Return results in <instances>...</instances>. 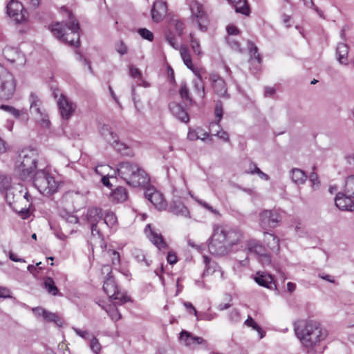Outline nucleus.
<instances>
[{"label": "nucleus", "mask_w": 354, "mask_h": 354, "mask_svg": "<svg viewBox=\"0 0 354 354\" xmlns=\"http://www.w3.org/2000/svg\"><path fill=\"white\" fill-rule=\"evenodd\" d=\"M243 239V232L238 227L217 225L209 238L208 250L215 256L225 255Z\"/></svg>", "instance_id": "f257e3e1"}, {"label": "nucleus", "mask_w": 354, "mask_h": 354, "mask_svg": "<svg viewBox=\"0 0 354 354\" xmlns=\"http://www.w3.org/2000/svg\"><path fill=\"white\" fill-rule=\"evenodd\" d=\"M293 326L296 337L307 349H313L327 336L319 323L313 320H297L293 323Z\"/></svg>", "instance_id": "f03ea898"}, {"label": "nucleus", "mask_w": 354, "mask_h": 354, "mask_svg": "<svg viewBox=\"0 0 354 354\" xmlns=\"http://www.w3.org/2000/svg\"><path fill=\"white\" fill-rule=\"evenodd\" d=\"M38 158V152L33 148H24L18 152L15 161V171L21 180L32 178L37 171Z\"/></svg>", "instance_id": "7ed1b4c3"}, {"label": "nucleus", "mask_w": 354, "mask_h": 354, "mask_svg": "<svg viewBox=\"0 0 354 354\" xmlns=\"http://www.w3.org/2000/svg\"><path fill=\"white\" fill-rule=\"evenodd\" d=\"M68 18L71 21L68 22H57L51 26L53 35L62 41L71 46H78L80 42L79 23L72 20V13L68 12Z\"/></svg>", "instance_id": "20e7f679"}, {"label": "nucleus", "mask_w": 354, "mask_h": 354, "mask_svg": "<svg viewBox=\"0 0 354 354\" xmlns=\"http://www.w3.org/2000/svg\"><path fill=\"white\" fill-rule=\"evenodd\" d=\"M32 178L34 186L43 195H51L57 191L58 182L46 169L37 170Z\"/></svg>", "instance_id": "39448f33"}, {"label": "nucleus", "mask_w": 354, "mask_h": 354, "mask_svg": "<svg viewBox=\"0 0 354 354\" xmlns=\"http://www.w3.org/2000/svg\"><path fill=\"white\" fill-rule=\"evenodd\" d=\"M189 10L192 21L197 25L201 31H207L209 21L204 6L198 1L193 0L189 3Z\"/></svg>", "instance_id": "423d86ee"}, {"label": "nucleus", "mask_w": 354, "mask_h": 354, "mask_svg": "<svg viewBox=\"0 0 354 354\" xmlns=\"http://www.w3.org/2000/svg\"><path fill=\"white\" fill-rule=\"evenodd\" d=\"M15 88L16 84L12 75L0 64V99H10Z\"/></svg>", "instance_id": "0eeeda50"}, {"label": "nucleus", "mask_w": 354, "mask_h": 354, "mask_svg": "<svg viewBox=\"0 0 354 354\" xmlns=\"http://www.w3.org/2000/svg\"><path fill=\"white\" fill-rule=\"evenodd\" d=\"M103 290L109 298L115 301L116 304H123L130 300L129 297L124 292H122L119 290L113 276L105 277Z\"/></svg>", "instance_id": "6e6552de"}, {"label": "nucleus", "mask_w": 354, "mask_h": 354, "mask_svg": "<svg viewBox=\"0 0 354 354\" xmlns=\"http://www.w3.org/2000/svg\"><path fill=\"white\" fill-rule=\"evenodd\" d=\"M281 221V216L277 209H264L259 214V225L263 230L274 228Z\"/></svg>", "instance_id": "1a4fd4ad"}, {"label": "nucleus", "mask_w": 354, "mask_h": 354, "mask_svg": "<svg viewBox=\"0 0 354 354\" xmlns=\"http://www.w3.org/2000/svg\"><path fill=\"white\" fill-rule=\"evenodd\" d=\"M53 95L57 98V105L62 118L69 120L75 111L76 104L64 94H60L58 97L57 93L53 91Z\"/></svg>", "instance_id": "9d476101"}, {"label": "nucleus", "mask_w": 354, "mask_h": 354, "mask_svg": "<svg viewBox=\"0 0 354 354\" xmlns=\"http://www.w3.org/2000/svg\"><path fill=\"white\" fill-rule=\"evenodd\" d=\"M144 195L158 211L166 210L167 203L164 198L163 195L156 190L153 187H147L144 192Z\"/></svg>", "instance_id": "9b49d317"}, {"label": "nucleus", "mask_w": 354, "mask_h": 354, "mask_svg": "<svg viewBox=\"0 0 354 354\" xmlns=\"http://www.w3.org/2000/svg\"><path fill=\"white\" fill-rule=\"evenodd\" d=\"M6 11L8 16L16 23H21L26 19L27 12L24 10V6L17 0H11L8 3Z\"/></svg>", "instance_id": "f8f14e48"}, {"label": "nucleus", "mask_w": 354, "mask_h": 354, "mask_svg": "<svg viewBox=\"0 0 354 354\" xmlns=\"http://www.w3.org/2000/svg\"><path fill=\"white\" fill-rule=\"evenodd\" d=\"M166 210L177 216L191 218L189 209L179 198H173L167 205Z\"/></svg>", "instance_id": "ddd939ff"}, {"label": "nucleus", "mask_w": 354, "mask_h": 354, "mask_svg": "<svg viewBox=\"0 0 354 354\" xmlns=\"http://www.w3.org/2000/svg\"><path fill=\"white\" fill-rule=\"evenodd\" d=\"M145 233L149 240L159 250H165L168 248L167 243L164 240L163 236L159 232H157L151 227L150 224H147L145 228Z\"/></svg>", "instance_id": "4468645a"}, {"label": "nucleus", "mask_w": 354, "mask_h": 354, "mask_svg": "<svg viewBox=\"0 0 354 354\" xmlns=\"http://www.w3.org/2000/svg\"><path fill=\"white\" fill-rule=\"evenodd\" d=\"M209 80L215 94L222 97H229L227 85L223 77L217 73H211Z\"/></svg>", "instance_id": "2eb2a0df"}, {"label": "nucleus", "mask_w": 354, "mask_h": 354, "mask_svg": "<svg viewBox=\"0 0 354 354\" xmlns=\"http://www.w3.org/2000/svg\"><path fill=\"white\" fill-rule=\"evenodd\" d=\"M149 183V177L146 171L140 167H137V170L133 173L130 177L127 184L133 187H144Z\"/></svg>", "instance_id": "dca6fc26"}, {"label": "nucleus", "mask_w": 354, "mask_h": 354, "mask_svg": "<svg viewBox=\"0 0 354 354\" xmlns=\"http://www.w3.org/2000/svg\"><path fill=\"white\" fill-rule=\"evenodd\" d=\"M336 207L344 211H354V198L349 196L345 192H339L335 198Z\"/></svg>", "instance_id": "f3484780"}, {"label": "nucleus", "mask_w": 354, "mask_h": 354, "mask_svg": "<svg viewBox=\"0 0 354 354\" xmlns=\"http://www.w3.org/2000/svg\"><path fill=\"white\" fill-rule=\"evenodd\" d=\"M179 339L182 344L192 348L200 344H206V341L203 337L193 335L184 330L180 332Z\"/></svg>", "instance_id": "a211bd4d"}, {"label": "nucleus", "mask_w": 354, "mask_h": 354, "mask_svg": "<svg viewBox=\"0 0 354 354\" xmlns=\"http://www.w3.org/2000/svg\"><path fill=\"white\" fill-rule=\"evenodd\" d=\"M167 12V6L166 1L162 0H156L154 1L151 13L153 21L158 23L163 19Z\"/></svg>", "instance_id": "6ab92c4d"}, {"label": "nucleus", "mask_w": 354, "mask_h": 354, "mask_svg": "<svg viewBox=\"0 0 354 354\" xmlns=\"http://www.w3.org/2000/svg\"><path fill=\"white\" fill-rule=\"evenodd\" d=\"M137 167L138 165L129 161L120 162L117 168L118 174L127 183L133 173L137 170Z\"/></svg>", "instance_id": "aec40b11"}, {"label": "nucleus", "mask_w": 354, "mask_h": 354, "mask_svg": "<svg viewBox=\"0 0 354 354\" xmlns=\"http://www.w3.org/2000/svg\"><path fill=\"white\" fill-rule=\"evenodd\" d=\"M169 108L172 115L182 122L187 123L189 121V116L185 109L179 103L171 102Z\"/></svg>", "instance_id": "412c9836"}, {"label": "nucleus", "mask_w": 354, "mask_h": 354, "mask_svg": "<svg viewBox=\"0 0 354 354\" xmlns=\"http://www.w3.org/2000/svg\"><path fill=\"white\" fill-rule=\"evenodd\" d=\"M85 217L90 225L97 224L103 217L102 210L100 207H89L87 209Z\"/></svg>", "instance_id": "4be33fe9"}, {"label": "nucleus", "mask_w": 354, "mask_h": 354, "mask_svg": "<svg viewBox=\"0 0 354 354\" xmlns=\"http://www.w3.org/2000/svg\"><path fill=\"white\" fill-rule=\"evenodd\" d=\"M263 241L270 251L276 254L279 252V239L276 235L264 232Z\"/></svg>", "instance_id": "5701e85b"}, {"label": "nucleus", "mask_w": 354, "mask_h": 354, "mask_svg": "<svg viewBox=\"0 0 354 354\" xmlns=\"http://www.w3.org/2000/svg\"><path fill=\"white\" fill-rule=\"evenodd\" d=\"M246 248L250 253H254L257 255L263 256L265 254V248L260 243L259 241L256 239H250L246 242Z\"/></svg>", "instance_id": "b1692460"}, {"label": "nucleus", "mask_w": 354, "mask_h": 354, "mask_svg": "<svg viewBox=\"0 0 354 354\" xmlns=\"http://www.w3.org/2000/svg\"><path fill=\"white\" fill-rule=\"evenodd\" d=\"M254 281L259 286L272 289L273 287H276L273 277L269 274H259L254 277Z\"/></svg>", "instance_id": "393cba45"}, {"label": "nucleus", "mask_w": 354, "mask_h": 354, "mask_svg": "<svg viewBox=\"0 0 354 354\" xmlns=\"http://www.w3.org/2000/svg\"><path fill=\"white\" fill-rule=\"evenodd\" d=\"M113 148L121 155L125 156H133V152L131 147L126 144L120 142L117 136L111 142Z\"/></svg>", "instance_id": "a878e982"}, {"label": "nucleus", "mask_w": 354, "mask_h": 354, "mask_svg": "<svg viewBox=\"0 0 354 354\" xmlns=\"http://www.w3.org/2000/svg\"><path fill=\"white\" fill-rule=\"evenodd\" d=\"M348 47L346 44L339 43L336 48V55L338 62L341 64H348Z\"/></svg>", "instance_id": "bb28decb"}, {"label": "nucleus", "mask_w": 354, "mask_h": 354, "mask_svg": "<svg viewBox=\"0 0 354 354\" xmlns=\"http://www.w3.org/2000/svg\"><path fill=\"white\" fill-rule=\"evenodd\" d=\"M290 178L295 184H304L307 180V175L304 171L299 168H293L290 171Z\"/></svg>", "instance_id": "cd10ccee"}, {"label": "nucleus", "mask_w": 354, "mask_h": 354, "mask_svg": "<svg viewBox=\"0 0 354 354\" xmlns=\"http://www.w3.org/2000/svg\"><path fill=\"white\" fill-rule=\"evenodd\" d=\"M111 197L116 203H123L127 200L128 193L124 187H118L113 191Z\"/></svg>", "instance_id": "c85d7f7f"}, {"label": "nucleus", "mask_w": 354, "mask_h": 354, "mask_svg": "<svg viewBox=\"0 0 354 354\" xmlns=\"http://www.w3.org/2000/svg\"><path fill=\"white\" fill-rule=\"evenodd\" d=\"M115 301L114 304H107L106 306H102V308L106 312L109 317L113 322H118L121 319V314L116 307Z\"/></svg>", "instance_id": "c756f323"}, {"label": "nucleus", "mask_w": 354, "mask_h": 354, "mask_svg": "<svg viewBox=\"0 0 354 354\" xmlns=\"http://www.w3.org/2000/svg\"><path fill=\"white\" fill-rule=\"evenodd\" d=\"M250 65H253V64H255V62H257V68L261 69L262 58L261 55L259 53L258 48L256 46H252L250 48Z\"/></svg>", "instance_id": "7c9ffc66"}, {"label": "nucleus", "mask_w": 354, "mask_h": 354, "mask_svg": "<svg viewBox=\"0 0 354 354\" xmlns=\"http://www.w3.org/2000/svg\"><path fill=\"white\" fill-rule=\"evenodd\" d=\"M30 111L32 113H35L39 115H40L41 118L43 116V114L40 110V104L41 101L38 98V97L33 93H31L30 95Z\"/></svg>", "instance_id": "2f4dec72"}, {"label": "nucleus", "mask_w": 354, "mask_h": 354, "mask_svg": "<svg viewBox=\"0 0 354 354\" xmlns=\"http://www.w3.org/2000/svg\"><path fill=\"white\" fill-rule=\"evenodd\" d=\"M3 55L8 61L15 63L17 62V58L19 57L21 53L17 48L12 47H7L3 50Z\"/></svg>", "instance_id": "473e14b6"}, {"label": "nucleus", "mask_w": 354, "mask_h": 354, "mask_svg": "<svg viewBox=\"0 0 354 354\" xmlns=\"http://www.w3.org/2000/svg\"><path fill=\"white\" fill-rule=\"evenodd\" d=\"M235 11L238 13L248 16L250 13L249 5L246 0H236L234 3Z\"/></svg>", "instance_id": "72a5a7b5"}, {"label": "nucleus", "mask_w": 354, "mask_h": 354, "mask_svg": "<svg viewBox=\"0 0 354 354\" xmlns=\"http://www.w3.org/2000/svg\"><path fill=\"white\" fill-rule=\"evenodd\" d=\"M44 286L47 292L53 296H56L59 293V290L55 286L53 278L46 277L44 279Z\"/></svg>", "instance_id": "f704fd0d"}, {"label": "nucleus", "mask_w": 354, "mask_h": 354, "mask_svg": "<svg viewBox=\"0 0 354 354\" xmlns=\"http://www.w3.org/2000/svg\"><path fill=\"white\" fill-rule=\"evenodd\" d=\"M203 262L205 266V269L203 273V276L212 274L218 268V265L215 262L211 261V259L207 256H203Z\"/></svg>", "instance_id": "c9c22d12"}, {"label": "nucleus", "mask_w": 354, "mask_h": 354, "mask_svg": "<svg viewBox=\"0 0 354 354\" xmlns=\"http://www.w3.org/2000/svg\"><path fill=\"white\" fill-rule=\"evenodd\" d=\"M134 259L140 263L141 265L149 267L151 265V261L149 260L145 254V252L139 249L134 250L133 252Z\"/></svg>", "instance_id": "e433bc0d"}, {"label": "nucleus", "mask_w": 354, "mask_h": 354, "mask_svg": "<svg viewBox=\"0 0 354 354\" xmlns=\"http://www.w3.org/2000/svg\"><path fill=\"white\" fill-rule=\"evenodd\" d=\"M223 104L221 101H218L214 108V115L216 118V120L210 123V127H213L214 125H218L220 127V122L223 118Z\"/></svg>", "instance_id": "4c0bfd02"}, {"label": "nucleus", "mask_w": 354, "mask_h": 354, "mask_svg": "<svg viewBox=\"0 0 354 354\" xmlns=\"http://www.w3.org/2000/svg\"><path fill=\"white\" fill-rule=\"evenodd\" d=\"M100 133L104 138L109 142H111L118 136V135L114 133L108 125L106 124H104L101 127Z\"/></svg>", "instance_id": "58836bf2"}, {"label": "nucleus", "mask_w": 354, "mask_h": 354, "mask_svg": "<svg viewBox=\"0 0 354 354\" xmlns=\"http://www.w3.org/2000/svg\"><path fill=\"white\" fill-rule=\"evenodd\" d=\"M193 87L196 95L201 99L205 97V90L203 80H193Z\"/></svg>", "instance_id": "ea45409f"}, {"label": "nucleus", "mask_w": 354, "mask_h": 354, "mask_svg": "<svg viewBox=\"0 0 354 354\" xmlns=\"http://www.w3.org/2000/svg\"><path fill=\"white\" fill-rule=\"evenodd\" d=\"M244 324L247 326L252 327L254 330H257L259 334L260 339H262L265 336V331L261 329V328L251 317L249 316L248 317V319L245 321Z\"/></svg>", "instance_id": "a19ab883"}, {"label": "nucleus", "mask_w": 354, "mask_h": 354, "mask_svg": "<svg viewBox=\"0 0 354 354\" xmlns=\"http://www.w3.org/2000/svg\"><path fill=\"white\" fill-rule=\"evenodd\" d=\"M344 192L349 196L354 198V175L346 178L344 185Z\"/></svg>", "instance_id": "79ce46f5"}, {"label": "nucleus", "mask_w": 354, "mask_h": 354, "mask_svg": "<svg viewBox=\"0 0 354 354\" xmlns=\"http://www.w3.org/2000/svg\"><path fill=\"white\" fill-rule=\"evenodd\" d=\"M179 94L180 95V97L183 100H187V101L189 102L190 103L192 102V99L189 95V90L187 87L186 82H181L180 88L179 90Z\"/></svg>", "instance_id": "37998d69"}, {"label": "nucleus", "mask_w": 354, "mask_h": 354, "mask_svg": "<svg viewBox=\"0 0 354 354\" xmlns=\"http://www.w3.org/2000/svg\"><path fill=\"white\" fill-rule=\"evenodd\" d=\"M104 223L111 228L113 227L117 224L115 214L112 212H106L104 218Z\"/></svg>", "instance_id": "c03bdc74"}, {"label": "nucleus", "mask_w": 354, "mask_h": 354, "mask_svg": "<svg viewBox=\"0 0 354 354\" xmlns=\"http://www.w3.org/2000/svg\"><path fill=\"white\" fill-rule=\"evenodd\" d=\"M106 253L109 258L111 259L112 265L113 266H120V255L118 252L115 250L109 249L106 251Z\"/></svg>", "instance_id": "a18cd8bd"}, {"label": "nucleus", "mask_w": 354, "mask_h": 354, "mask_svg": "<svg viewBox=\"0 0 354 354\" xmlns=\"http://www.w3.org/2000/svg\"><path fill=\"white\" fill-rule=\"evenodd\" d=\"M196 317L197 320L212 321L217 317V314L209 311L200 312Z\"/></svg>", "instance_id": "49530a36"}, {"label": "nucleus", "mask_w": 354, "mask_h": 354, "mask_svg": "<svg viewBox=\"0 0 354 354\" xmlns=\"http://www.w3.org/2000/svg\"><path fill=\"white\" fill-rule=\"evenodd\" d=\"M138 32L144 39H146L149 41H152L153 40L154 36L153 32L145 28H139L138 30Z\"/></svg>", "instance_id": "de8ad7c7"}, {"label": "nucleus", "mask_w": 354, "mask_h": 354, "mask_svg": "<svg viewBox=\"0 0 354 354\" xmlns=\"http://www.w3.org/2000/svg\"><path fill=\"white\" fill-rule=\"evenodd\" d=\"M89 346L91 350L95 354H99L101 351V344H100L98 339L94 336H92L91 339H90Z\"/></svg>", "instance_id": "09e8293b"}, {"label": "nucleus", "mask_w": 354, "mask_h": 354, "mask_svg": "<svg viewBox=\"0 0 354 354\" xmlns=\"http://www.w3.org/2000/svg\"><path fill=\"white\" fill-rule=\"evenodd\" d=\"M192 197L195 200V201L198 204L200 205L201 206H202L203 207H204L205 209H206L207 210H208L209 212H212V214H215V215H218L219 214V212L218 210H216V209H214L213 207H212L211 205H209L207 203H206L205 201H202V200H200L198 198H197L196 197L192 195Z\"/></svg>", "instance_id": "8fccbe9b"}, {"label": "nucleus", "mask_w": 354, "mask_h": 354, "mask_svg": "<svg viewBox=\"0 0 354 354\" xmlns=\"http://www.w3.org/2000/svg\"><path fill=\"white\" fill-rule=\"evenodd\" d=\"M171 24L174 26L176 31L179 37H181L183 34V30L185 29L184 23L180 19H173L171 21Z\"/></svg>", "instance_id": "3c124183"}, {"label": "nucleus", "mask_w": 354, "mask_h": 354, "mask_svg": "<svg viewBox=\"0 0 354 354\" xmlns=\"http://www.w3.org/2000/svg\"><path fill=\"white\" fill-rule=\"evenodd\" d=\"M189 37L190 41L192 43V48L194 53L197 55H201L202 52L201 50L199 41L194 37V35L192 33H190Z\"/></svg>", "instance_id": "603ef678"}, {"label": "nucleus", "mask_w": 354, "mask_h": 354, "mask_svg": "<svg viewBox=\"0 0 354 354\" xmlns=\"http://www.w3.org/2000/svg\"><path fill=\"white\" fill-rule=\"evenodd\" d=\"M196 133L198 134V140L200 139L203 141H205L208 139L210 142L212 141V136L209 135V133L205 131L201 127L196 128Z\"/></svg>", "instance_id": "864d4df0"}, {"label": "nucleus", "mask_w": 354, "mask_h": 354, "mask_svg": "<svg viewBox=\"0 0 354 354\" xmlns=\"http://www.w3.org/2000/svg\"><path fill=\"white\" fill-rule=\"evenodd\" d=\"M248 173L252 174H257L260 177L263 178L266 180L269 179V176L261 171V169L254 163L250 164V171Z\"/></svg>", "instance_id": "5fc2aeb1"}, {"label": "nucleus", "mask_w": 354, "mask_h": 354, "mask_svg": "<svg viewBox=\"0 0 354 354\" xmlns=\"http://www.w3.org/2000/svg\"><path fill=\"white\" fill-rule=\"evenodd\" d=\"M228 318L232 323H238L241 321V315L238 310L232 309L228 314Z\"/></svg>", "instance_id": "6e6d98bb"}, {"label": "nucleus", "mask_w": 354, "mask_h": 354, "mask_svg": "<svg viewBox=\"0 0 354 354\" xmlns=\"http://www.w3.org/2000/svg\"><path fill=\"white\" fill-rule=\"evenodd\" d=\"M166 41L167 43L174 48L178 49L179 48V44L177 42L175 37L171 32H168L165 36Z\"/></svg>", "instance_id": "4d7b16f0"}, {"label": "nucleus", "mask_w": 354, "mask_h": 354, "mask_svg": "<svg viewBox=\"0 0 354 354\" xmlns=\"http://www.w3.org/2000/svg\"><path fill=\"white\" fill-rule=\"evenodd\" d=\"M73 330L75 331L77 335L80 336L84 339H91L92 336H93L92 334H91L88 330H80L77 328L73 327Z\"/></svg>", "instance_id": "13d9d810"}, {"label": "nucleus", "mask_w": 354, "mask_h": 354, "mask_svg": "<svg viewBox=\"0 0 354 354\" xmlns=\"http://www.w3.org/2000/svg\"><path fill=\"white\" fill-rule=\"evenodd\" d=\"M1 109L6 111L9 112L10 114L14 115L15 118H19L21 115V111L18 109H16L15 107L9 106V105H1Z\"/></svg>", "instance_id": "bf43d9fd"}, {"label": "nucleus", "mask_w": 354, "mask_h": 354, "mask_svg": "<svg viewBox=\"0 0 354 354\" xmlns=\"http://www.w3.org/2000/svg\"><path fill=\"white\" fill-rule=\"evenodd\" d=\"M115 50L121 55H124L127 53V47L122 41H119L118 43H116Z\"/></svg>", "instance_id": "052dcab7"}, {"label": "nucleus", "mask_w": 354, "mask_h": 354, "mask_svg": "<svg viewBox=\"0 0 354 354\" xmlns=\"http://www.w3.org/2000/svg\"><path fill=\"white\" fill-rule=\"evenodd\" d=\"M179 50H180V57H181L183 61H185V60L192 58L190 53L186 46H182L180 47Z\"/></svg>", "instance_id": "680f3d73"}, {"label": "nucleus", "mask_w": 354, "mask_h": 354, "mask_svg": "<svg viewBox=\"0 0 354 354\" xmlns=\"http://www.w3.org/2000/svg\"><path fill=\"white\" fill-rule=\"evenodd\" d=\"M129 75L135 79L141 80L142 78V74L140 71H139L138 68L134 66H131L129 68Z\"/></svg>", "instance_id": "e2e57ef3"}, {"label": "nucleus", "mask_w": 354, "mask_h": 354, "mask_svg": "<svg viewBox=\"0 0 354 354\" xmlns=\"http://www.w3.org/2000/svg\"><path fill=\"white\" fill-rule=\"evenodd\" d=\"M192 72L196 77V80H203V73H205V70L203 68H198L194 66L192 70Z\"/></svg>", "instance_id": "0e129e2a"}, {"label": "nucleus", "mask_w": 354, "mask_h": 354, "mask_svg": "<svg viewBox=\"0 0 354 354\" xmlns=\"http://www.w3.org/2000/svg\"><path fill=\"white\" fill-rule=\"evenodd\" d=\"M214 136L218 137L219 139L223 140L224 142L230 141L229 134L227 132L222 129L218 131Z\"/></svg>", "instance_id": "69168bd1"}, {"label": "nucleus", "mask_w": 354, "mask_h": 354, "mask_svg": "<svg viewBox=\"0 0 354 354\" xmlns=\"http://www.w3.org/2000/svg\"><path fill=\"white\" fill-rule=\"evenodd\" d=\"M167 261L170 265L176 263L178 261L176 254L173 251H169L167 254Z\"/></svg>", "instance_id": "338daca9"}, {"label": "nucleus", "mask_w": 354, "mask_h": 354, "mask_svg": "<svg viewBox=\"0 0 354 354\" xmlns=\"http://www.w3.org/2000/svg\"><path fill=\"white\" fill-rule=\"evenodd\" d=\"M308 178H309V180L311 183L313 187H314L315 186L317 187L319 185L320 182L319 180V177H318V175L317 174V173L312 172L309 175Z\"/></svg>", "instance_id": "774afa93"}]
</instances>
